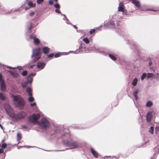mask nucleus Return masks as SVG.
Instances as JSON below:
<instances>
[{
  "mask_svg": "<svg viewBox=\"0 0 159 159\" xmlns=\"http://www.w3.org/2000/svg\"><path fill=\"white\" fill-rule=\"evenodd\" d=\"M154 131V127H151L150 128V129L149 130V131L150 133L152 134H153V133Z\"/></svg>",
  "mask_w": 159,
  "mask_h": 159,
  "instance_id": "cd10ccee",
  "label": "nucleus"
},
{
  "mask_svg": "<svg viewBox=\"0 0 159 159\" xmlns=\"http://www.w3.org/2000/svg\"><path fill=\"white\" fill-rule=\"evenodd\" d=\"M17 137L18 139L19 140L21 139V135L20 133H18L17 134Z\"/></svg>",
  "mask_w": 159,
  "mask_h": 159,
  "instance_id": "72a5a7b5",
  "label": "nucleus"
},
{
  "mask_svg": "<svg viewBox=\"0 0 159 159\" xmlns=\"http://www.w3.org/2000/svg\"><path fill=\"white\" fill-rule=\"evenodd\" d=\"M155 129L157 132L159 130V127L157 126L155 128Z\"/></svg>",
  "mask_w": 159,
  "mask_h": 159,
  "instance_id": "c03bdc74",
  "label": "nucleus"
},
{
  "mask_svg": "<svg viewBox=\"0 0 159 159\" xmlns=\"http://www.w3.org/2000/svg\"><path fill=\"white\" fill-rule=\"evenodd\" d=\"M138 81V79L137 78H135L133 81L132 82V85L134 86H135L136 85Z\"/></svg>",
  "mask_w": 159,
  "mask_h": 159,
  "instance_id": "a211bd4d",
  "label": "nucleus"
},
{
  "mask_svg": "<svg viewBox=\"0 0 159 159\" xmlns=\"http://www.w3.org/2000/svg\"><path fill=\"white\" fill-rule=\"evenodd\" d=\"M154 76V74L152 73H148L147 74V78H151Z\"/></svg>",
  "mask_w": 159,
  "mask_h": 159,
  "instance_id": "393cba45",
  "label": "nucleus"
},
{
  "mask_svg": "<svg viewBox=\"0 0 159 159\" xmlns=\"http://www.w3.org/2000/svg\"><path fill=\"white\" fill-rule=\"evenodd\" d=\"M55 12H56V13H60V11H59V9L58 8H57L55 10Z\"/></svg>",
  "mask_w": 159,
  "mask_h": 159,
  "instance_id": "a19ab883",
  "label": "nucleus"
},
{
  "mask_svg": "<svg viewBox=\"0 0 159 159\" xmlns=\"http://www.w3.org/2000/svg\"><path fill=\"white\" fill-rule=\"evenodd\" d=\"M19 69L20 70V69H22V68H19Z\"/></svg>",
  "mask_w": 159,
  "mask_h": 159,
  "instance_id": "6e6d98bb",
  "label": "nucleus"
},
{
  "mask_svg": "<svg viewBox=\"0 0 159 159\" xmlns=\"http://www.w3.org/2000/svg\"><path fill=\"white\" fill-rule=\"evenodd\" d=\"M38 124L40 127L42 129H45L49 126V124L48 122L45 118H43L41 122Z\"/></svg>",
  "mask_w": 159,
  "mask_h": 159,
  "instance_id": "f257e3e1",
  "label": "nucleus"
},
{
  "mask_svg": "<svg viewBox=\"0 0 159 159\" xmlns=\"http://www.w3.org/2000/svg\"><path fill=\"white\" fill-rule=\"evenodd\" d=\"M43 1V0H37V2L38 4H40Z\"/></svg>",
  "mask_w": 159,
  "mask_h": 159,
  "instance_id": "4c0bfd02",
  "label": "nucleus"
},
{
  "mask_svg": "<svg viewBox=\"0 0 159 159\" xmlns=\"http://www.w3.org/2000/svg\"><path fill=\"white\" fill-rule=\"evenodd\" d=\"M12 98L15 102V104L22 99L20 96L18 95H13L12 96Z\"/></svg>",
  "mask_w": 159,
  "mask_h": 159,
  "instance_id": "1a4fd4ad",
  "label": "nucleus"
},
{
  "mask_svg": "<svg viewBox=\"0 0 159 159\" xmlns=\"http://www.w3.org/2000/svg\"><path fill=\"white\" fill-rule=\"evenodd\" d=\"M6 97L2 93H0V99L2 100H4Z\"/></svg>",
  "mask_w": 159,
  "mask_h": 159,
  "instance_id": "5701e85b",
  "label": "nucleus"
},
{
  "mask_svg": "<svg viewBox=\"0 0 159 159\" xmlns=\"http://www.w3.org/2000/svg\"><path fill=\"white\" fill-rule=\"evenodd\" d=\"M28 98V100L29 102H32L34 100V98L32 96V95H29Z\"/></svg>",
  "mask_w": 159,
  "mask_h": 159,
  "instance_id": "a878e982",
  "label": "nucleus"
},
{
  "mask_svg": "<svg viewBox=\"0 0 159 159\" xmlns=\"http://www.w3.org/2000/svg\"><path fill=\"white\" fill-rule=\"evenodd\" d=\"M80 49H78L77 50L75 51L74 52V51H70V53H78L80 52Z\"/></svg>",
  "mask_w": 159,
  "mask_h": 159,
  "instance_id": "7c9ffc66",
  "label": "nucleus"
},
{
  "mask_svg": "<svg viewBox=\"0 0 159 159\" xmlns=\"http://www.w3.org/2000/svg\"><path fill=\"white\" fill-rule=\"evenodd\" d=\"M146 77H147V74L145 73H143L141 77V80H143Z\"/></svg>",
  "mask_w": 159,
  "mask_h": 159,
  "instance_id": "bb28decb",
  "label": "nucleus"
},
{
  "mask_svg": "<svg viewBox=\"0 0 159 159\" xmlns=\"http://www.w3.org/2000/svg\"><path fill=\"white\" fill-rule=\"evenodd\" d=\"M30 38L31 39H34V42L36 44H38L40 42V41L38 39L35 38L34 36L33 35L30 36Z\"/></svg>",
  "mask_w": 159,
  "mask_h": 159,
  "instance_id": "4468645a",
  "label": "nucleus"
},
{
  "mask_svg": "<svg viewBox=\"0 0 159 159\" xmlns=\"http://www.w3.org/2000/svg\"><path fill=\"white\" fill-rule=\"evenodd\" d=\"M36 105V103L35 102H34L33 103H31L30 106L31 107H33L35 106Z\"/></svg>",
  "mask_w": 159,
  "mask_h": 159,
  "instance_id": "79ce46f5",
  "label": "nucleus"
},
{
  "mask_svg": "<svg viewBox=\"0 0 159 159\" xmlns=\"http://www.w3.org/2000/svg\"><path fill=\"white\" fill-rule=\"evenodd\" d=\"M115 25L113 22H109L105 25V26L107 28H113L114 27Z\"/></svg>",
  "mask_w": 159,
  "mask_h": 159,
  "instance_id": "9b49d317",
  "label": "nucleus"
},
{
  "mask_svg": "<svg viewBox=\"0 0 159 159\" xmlns=\"http://www.w3.org/2000/svg\"><path fill=\"white\" fill-rule=\"evenodd\" d=\"M91 150L94 157L95 158H97L98 157V153L97 152L92 148H91Z\"/></svg>",
  "mask_w": 159,
  "mask_h": 159,
  "instance_id": "2eb2a0df",
  "label": "nucleus"
},
{
  "mask_svg": "<svg viewBox=\"0 0 159 159\" xmlns=\"http://www.w3.org/2000/svg\"><path fill=\"white\" fill-rule=\"evenodd\" d=\"M4 108L6 111L11 117H12L14 116V111L9 105L5 104L4 105Z\"/></svg>",
  "mask_w": 159,
  "mask_h": 159,
  "instance_id": "7ed1b4c3",
  "label": "nucleus"
},
{
  "mask_svg": "<svg viewBox=\"0 0 159 159\" xmlns=\"http://www.w3.org/2000/svg\"><path fill=\"white\" fill-rule=\"evenodd\" d=\"M118 11L122 12L124 14H127V11L125 8L124 5L121 2L119 3L118 7Z\"/></svg>",
  "mask_w": 159,
  "mask_h": 159,
  "instance_id": "423d86ee",
  "label": "nucleus"
},
{
  "mask_svg": "<svg viewBox=\"0 0 159 159\" xmlns=\"http://www.w3.org/2000/svg\"><path fill=\"white\" fill-rule=\"evenodd\" d=\"M7 146V145L6 143L3 144L2 145V148H6Z\"/></svg>",
  "mask_w": 159,
  "mask_h": 159,
  "instance_id": "c9c22d12",
  "label": "nucleus"
},
{
  "mask_svg": "<svg viewBox=\"0 0 159 159\" xmlns=\"http://www.w3.org/2000/svg\"><path fill=\"white\" fill-rule=\"evenodd\" d=\"M32 79H31V81H30V83H31V82H32Z\"/></svg>",
  "mask_w": 159,
  "mask_h": 159,
  "instance_id": "864d4df0",
  "label": "nucleus"
},
{
  "mask_svg": "<svg viewBox=\"0 0 159 159\" xmlns=\"http://www.w3.org/2000/svg\"><path fill=\"white\" fill-rule=\"evenodd\" d=\"M40 115L39 114H33L30 116L29 119V121L33 123H36L37 120L39 119Z\"/></svg>",
  "mask_w": 159,
  "mask_h": 159,
  "instance_id": "20e7f679",
  "label": "nucleus"
},
{
  "mask_svg": "<svg viewBox=\"0 0 159 159\" xmlns=\"http://www.w3.org/2000/svg\"><path fill=\"white\" fill-rule=\"evenodd\" d=\"M34 14V12H32L30 13V16H32Z\"/></svg>",
  "mask_w": 159,
  "mask_h": 159,
  "instance_id": "49530a36",
  "label": "nucleus"
},
{
  "mask_svg": "<svg viewBox=\"0 0 159 159\" xmlns=\"http://www.w3.org/2000/svg\"><path fill=\"white\" fill-rule=\"evenodd\" d=\"M83 41L86 43H89V40L87 38H85L83 39Z\"/></svg>",
  "mask_w": 159,
  "mask_h": 159,
  "instance_id": "c756f323",
  "label": "nucleus"
},
{
  "mask_svg": "<svg viewBox=\"0 0 159 159\" xmlns=\"http://www.w3.org/2000/svg\"><path fill=\"white\" fill-rule=\"evenodd\" d=\"M14 116L12 118L16 120H20L24 118L25 116V114L23 112H21L16 114L14 115Z\"/></svg>",
  "mask_w": 159,
  "mask_h": 159,
  "instance_id": "39448f33",
  "label": "nucleus"
},
{
  "mask_svg": "<svg viewBox=\"0 0 159 159\" xmlns=\"http://www.w3.org/2000/svg\"><path fill=\"white\" fill-rule=\"evenodd\" d=\"M139 92V90L138 89H137L136 91L133 93V95L135 97L136 100L138 99V97L137 95V94Z\"/></svg>",
  "mask_w": 159,
  "mask_h": 159,
  "instance_id": "f3484780",
  "label": "nucleus"
},
{
  "mask_svg": "<svg viewBox=\"0 0 159 159\" xmlns=\"http://www.w3.org/2000/svg\"><path fill=\"white\" fill-rule=\"evenodd\" d=\"M155 148L157 149V154H158L159 153V149L158 148Z\"/></svg>",
  "mask_w": 159,
  "mask_h": 159,
  "instance_id": "a18cd8bd",
  "label": "nucleus"
},
{
  "mask_svg": "<svg viewBox=\"0 0 159 159\" xmlns=\"http://www.w3.org/2000/svg\"><path fill=\"white\" fill-rule=\"evenodd\" d=\"M152 102L150 101H148L147 102L146 106L147 107H150L152 106Z\"/></svg>",
  "mask_w": 159,
  "mask_h": 159,
  "instance_id": "6ab92c4d",
  "label": "nucleus"
},
{
  "mask_svg": "<svg viewBox=\"0 0 159 159\" xmlns=\"http://www.w3.org/2000/svg\"><path fill=\"white\" fill-rule=\"evenodd\" d=\"M130 1L136 7H140L141 4L139 1L136 0H130Z\"/></svg>",
  "mask_w": 159,
  "mask_h": 159,
  "instance_id": "9d476101",
  "label": "nucleus"
},
{
  "mask_svg": "<svg viewBox=\"0 0 159 159\" xmlns=\"http://www.w3.org/2000/svg\"><path fill=\"white\" fill-rule=\"evenodd\" d=\"M78 146V145L76 142H73L70 143V149L77 148Z\"/></svg>",
  "mask_w": 159,
  "mask_h": 159,
  "instance_id": "f8f14e48",
  "label": "nucleus"
},
{
  "mask_svg": "<svg viewBox=\"0 0 159 159\" xmlns=\"http://www.w3.org/2000/svg\"><path fill=\"white\" fill-rule=\"evenodd\" d=\"M48 2L50 5H52L53 4V0H49L48 1Z\"/></svg>",
  "mask_w": 159,
  "mask_h": 159,
  "instance_id": "58836bf2",
  "label": "nucleus"
},
{
  "mask_svg": "<svg viewBox=\"0 0 159 159\" xmlns=\"http://www.w3.org/2000/svg\"><path fill=\"white\" fill-rule=\"evenodd\" d=\"M67 54V53L65 52H63V53H56L54 55V57H59L60 55H66Z\"/></svg>",
  "mask_w": 159,
  "mask_h": 159,
  "instance_id": "aec40b11",
  "label": "nucleus"
},
{
  "mask_svg": "<svg viewBox=\"0 0 159 159\" xmlns=\"http://www.w3.org/2000/svg\"><path fill=\"white\" fill-rule=\"evenodd\" d=\"M152 117V113L151 112H149L148 113L147 117V120L148 121H150Z\"/></svg>",
  "mask_w": 159,
  "mask_h": 159,
  "instance_id": "ddd939ff",
  "label": "nucleus"
},
{
  "mask_svg": "<svg viewBox=\"0 0 159 159\" xmlns=\"http://www.w3.org/2000/svg\"><path fill=\"white\" fill-rule=\"evenodd\" d=\"M109 57L111 58V59L114 61H115L116 60V57L113 55L111 54L109 55Z\"/></svg>",
  "mask_w": 159,
  "mask_h": 159,
  "instance_id": "c85d7f7f",
  "label": "nucleus"
},
{
  "mask_svg": "<svg viewBox=\"0 0 159 159\" xmlns=\"http://www.w3.org/2000/svg\"><path fill=\"white\" fill-rule=\"evenodd\" d=\"M54 7L55 8H56V9H57V8L59 9L60 8V5L58 3H56V4H55L54 5Z\"/></svg>",
  "mask_w": 159,
  "mask_h": 159,
  "instance_id": "2f4dec72",
  "label": "nucleus"
},
{
  "mask_svg": "<svg viewBox=\"0 0 159 159\" xmlns=\"http://www.w3.org/2000/svg\"><path fill=\"white\" fill-rule=\"evenodd\" d=\"M26 92L28 93L29 95H32V93H31V89L29 87H28L26 89Z\"/></svg>",
  "mask_w": 159,
  "mask_h": 159,
  "instance_id": "b1692460",
  "label": "nucleus"
},
{
  "mask_svg": "<svg viewBox=\"0 0 159 159\" xmlns=\"http://www.w3.org/2000/svg\"><path fill=\"white\" fill-rule=\"evenodd\" d=\"M32 75L31 74L30 75H29L28 77V78H29V77L30 76Z\"/></svg>",
  "mask_w": 159,
  "mask_h": 159,
  "instance_id": "603ef678",
  "label": "nucleus"
},
{
  "mask_svg": "<svg viewBox=\"0 0 159 159\" xmlns=\"http://www.w3.org/2000/svg\"><path fill=\"white\" fill-rule=\"evenodd\" d=\"M43 51L44 53H48L49 50V48L47 47H45L43 48Z\"/></svg>",
  "mask_w": 159,
  "mask_h": 159,
  "instance_id": "412c9836",
  "label": "nucleus"
},
{
  "mask_svg": "<svg viewBox=\"0 0 159 159\" xmlns=\"http://www.w3.org/2000/svg\"><path fill=\"white\" fill-rule=\"evenodd\" d=\"M25 104V102L22 98V100H21L20 101L16 103L15 104L16 106L18 107L19 108L21 109L23 108Z\"/></svg>",
  "mask_w": 159,
  "mask_h": 159,
  "instance_id": "0eeeda50",
  "label": "nucleus"
},
{
  "mask_svg": "<svg viewBox=\"0 0 159 159\" xmlns=\"http://www.w3.org/2000/svg\"><path fill=\"white\" fill-rule=\"evenodd\" d=\"M95 31V29H91L89 33L90 34L93 33Z\"/></svg>",
  "mask_w": 159,
  "mask_h": 159,
  "instance_id": "ea45409f",
  "label": "nucleus"
},
{
  "mask_svg": "<svg viewBox=\"0 0 159 159\" xmlns=\"http://www.w3.org/2000/svg\"><path fill=\"white\" fill-rule=\"evenodd\" d=\"M45 64L42 63H39L38 64L37 67L39 68L43 69L45 66Z\"/></svg>",
  "mask_w": 159,
  "mask_h": 159,
  "instance_id": "dca6fc26",
  "label": "nucleus"
},
{
  "mask_svg": "<svg viewBox=\"0 0 159 159\" xmlns=\"http://www.w3.org/2000/svg\"><path fill=\"white\" fill-rule=\"evenodd\" d=\"M28 4L30 7H34L35 6V4L33 3L31 1H29L28 3Z\"/></svg>",
  "mask_w": 159,
  "mask_h": 159,
  "instance_id": "4be33fe9",
  "label": "nucleus"
},
{
  "mask_svg": "<svg viewBox=\"0 0 159 159\" xmlns=\"http://www.w3.org/2000/svg\"><path fill=\"white\" fill-rule=\"evenodd\" d=\"M41 49L40 48H38L33 51V54L32 56V58H34V60L36 61L40 58L39 54L40 53Z\"/></svg>",
  "mask_w": 159,
  "mask_h": 159,
  "instance_id": "f03ea898",
  "label": "nucleus"
},
{
  "mask_svg": "<svg viewBox=\"0 0 159 159\" xmlns=\"http://www.w3.org/2000/svg\"><path fill=\"white\" fill-rule=\"evenodd\" d=\"M0 127H1V128L2 129V126L0 124Z\"/></svg>",
  "mask_w": 159,
  "mask_h": 159,
  "instance_id": "8fccbe9b",
  "label": "nucleus"
},
{
  "mask_svg": "<svg viewBox=\"0 0 159 159\" xmlns=\"http://www.w3.org/2000/svg\"><path fill=\"white\" fill-rule=\"evenodd\" d=\"M35 75V74H34L33 75V76H34Z\"/></svg>",
  "mask_w": 159,
  "mask_h": 159,
  "instance_id": "5fc2aeb1",
  "label": "nucleus"
},
{
  "mask_svg": "<svg viewBox=\"0 0 159 159\" xmlns=\"http://www.w3.org/2000/svg\"><path fill=\"white\" fill-rule=\"evenodd\" d=\"M73 26H74V27L76 29L77 28V27L76 26H75V25H73Z\"/></svg>",
  "mask_w": 159,
  "mask_h": 159,
  "instance_id": "09e8293b",
  "label": "nucleus"
},
{
  "mask_svg": "<svg viewBox=\"0 0 159 159\" xmlns=\"http://www.w3.org/2000/svg\"><path fill=\"white\" fill-rule=\"evenodd\" d=\"M0 84H1V89L4 91L6 89V86L4 84L3 80L2 79V76L0 74Z\"/></svg>",
  "mask_w": 159,
  "mask_h": 159,
  "instance_id": "6e6552de",
  "label": "nucleus"
},
{
  "mask_svg": "<svg viewBox=\"0 0 159 159\" xmlns=\"http://www.w3.org/2000/svg\"><path fill=\"white\" fill-rule=\"evenodd\" d=\"M25 10H27L28 9V8H27L26 7H25Z\"/></svg>",
  "mask_w": 159,
  "mask_h": 159,
  "instance_id": "3c124183",
  "label": "nucleus"
},
{
  "mask_svg": "<svg viewBox=\"0 0 159 159\" xmlns=\"http://www.w3.org/2000/svg\"><path fill=\"white\" fill-rule=\"evenodd\" d=\"M27 83L26 82L23 83L22 84V85L24 88L27 85Z\"/></svg>",
  "mask_w": 159,
  "mask_h": 159,
  "instance_id": "f704fd0d",
  "label": "nucleus"
},
{
  "mask_svg": "<svg viewBox=\"0 0 159 159\" xmlns=\"http://www.w3.org/2000/svg\"><path fill=\"white\" fill-rule=\"evenodd\" d=\"M53 0L54 1L56 2H57L58 1V0Z\"/></svg>",
  "mask_w": 159,
  "mask_h": 159,
  "instance_id": "de8ad7c7",
  "label": "nucleus"
},
{
  "mask_svg": "<svg viewBox=\"0 0 159 159\" xmlns=\"http://www.w3.org/2000/svg\"><path fill=\"white\" fill-rule=\"evenodd\" d=\"M12 75L14 77H17L19 75V74L18 73H13L12 74Z\"/></svg>",
  "mask_w": 159,
  "mask_h": 159,
  "instance_id": "e433bc0d",
  "label": "nucleus"
},
{
  "mask_svg": "<svg viewBox=\"0 0 159 159\" xmlns=\"http://www.w3.org/2000/svg\"><path fill=\"white\" fill-rule=\"evenodd\" d=\"M27 71L26 70H25L22 72V75L23 76H25L27 75Z\"/></svg>",
  "mask_w": 159,
  "mask_h": 159,
  "instance_id": "473e14b6",
  "label": "nucleus"
},
{
  "mask_svg": "<svg viewBox=\"0 0 159 159\" xmlns=\"http://www.w3.org/2000/svg\"><path fill=\"white\" fill-rule=\"evenodd\" d=\"M53 54H51L49 55H48V57H53Z\"/></svg>",
  "mask_w": 159,
  "mask_h": 159,
  "instance_id": "37998d69",
  "label": "nucleus"
}]
</instances>
